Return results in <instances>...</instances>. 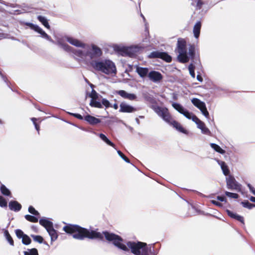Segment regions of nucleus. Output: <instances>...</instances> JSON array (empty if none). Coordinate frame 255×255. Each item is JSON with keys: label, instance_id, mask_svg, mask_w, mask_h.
Masks as SVG:
<instances>
[{"label": "nucleus", "instance_id": "nucleus-23", "mask_svg": "<svg viewBox=\"0 0 255 255\" xmlns=\"http://www.w3.org/2000/svg\"><path fill=\"white\" fill-rule=\"evenodd\" d=\"M227 212L228 213V215L229 216H230L231 217L237 220L238 221L241 222V223H242L243 224L244 223V218L242 216H240L236 213H234L229 210H227Z\"/></svg>", "mask_w": 255, "mask_h": 255}, {"label": "nucleus", "instance_id": "nucleus-10", "mask_svg": "<svg viewBox=\"0 0 255 255\" xmlns=\"http://www.w3.org/2000/svg\"><path fill=\"white\" fill-rule=\"evenodd\" d=\"M148 77L150 81L155 83L160 82L163 78L161 74L156 71H150L148 74Z\"/></svg>", "mask_w": 255, "mask_h": 255}, {"label": "nucleus", "instance_id": "nucleus-50", "mask_svg": "<svg viewBox=\"0 0 255 255\" xmlns=\"http://www.w3.org/2000/svg\"><path fill=\"white\" fill-rule=\"evenodd\" d=\"M197 79L200 81V82H202L203 81V78H202V77L199 75H198L197 76Z\"/></svg>", "mask_w": 255, "mask_h": 255}, {"label": "nucleus", "instance_id": "nucleus-6", "mask_svg": "<svg viewBox=\"0 0 255 255\" xmlns=\"http://www.w3.org/2000/svg\"><path fill=\"white\" fill-rule=\"evenodd\" d=\"M187 42L185 39L179 38L177 40L176 50L178 53L177 58L179 62L185 63L189 60L187 51Z\"/></svg>", "mask_w": 255, "mask_h": 255}, {"label": "nucleus", "instance_id": "nucleus-41", "mask_svg": "<svg viewBox=\"0 0 255 255\" xmlns=\"http://www.w3.org/2000/svg\"><path fill=\"white\" fill-rule=\"evenodd\" d=\"M28 211L32 214L35 215H38L39 214V213L38 211L35 210V209L32 206H30L28 208Z\"/></svg>", "mask_w": 255, "mask_h": 255}, {"label": "nucleus", "instance_id": "nucleus-14", "mask_svg": "<svg viewBox=\"0 0 255 255\" xmlns=\"http://www.w3.org/2000/svg\"><path fill=\"white\" fill-rule=\"evenodd\" d=\"M150 57H159L163 59L167 62H170L172 60L171 56L164 52H152L150 55Z\"/></svg>", "mask_w": 255, "mask_h": 255}, {"label": "nucleus", "instance_id": "nucleus-11", "mask_svg": "<svg viewBox=\"0 0 255 255\" xmlns=\"http://www.w3.org/2000/svg\"><path fill=\"white\" fill-rule=\"evenodd\" d=\"M227 185L228 188L230 189L237 191H240L241 190V185L232 177L227 178Z\"/></svg>", "mask_w": 255, "mask_h": 255}, {"label": "nucleus", "instance_id": "nucleus-33", "mask_svg": "<svg viewBox=\"0 0 255 255\" xmlns=\"http://www.w3.org/2000/svg\"><path fill=\"white\" fill-rule=\"evenodd\" d=\"M194 69L195 67L192 64H190L188 66V70L189 71L190 74L192 76V78H194L195 77V74L194 73Z\"/></svg>", "mask_w": 255, "mask_h": 255}, {"label": "nucleus", "instance_id": "nucleus-38", "mask_svg": "<svg viewBox=\"0 0 255 255\" xmlns=\"http://www.w3.org/2000/svg\"><path fill=\"white\" fill-rule=\"evenodd\" d=\"M225 194L228 197H229L230 198H234V199H237L239 197V196H238V195L237 194L229 192H228V191H226L225 192Z\"/></svg>", "mask_w": 255, "mask_h": 255}, {"label": "nucleus", "instance_id": "nucleus-44", "mask_svg": "<svg viewBox=\"0 0 255 255\" xmlns=\"http://www.w3.org/2000/svg\"><path fill=\"white\" fill-rule=\"evenodd\" d=\"M36 120H37V119L35 118H33L31 119V121L33 122V124L35 126L36 129L38 131V132H39V127L38 126L37 124L35 122Z\"/></svg>", "mask_w": 255, "mask_h": 255}, {"label": "nucleus", "instance_id": "nucleus-30", "mask_svg": "<svg viewBox=\"0 0 255 255\" xmlns=\"http://www.w3.org/2000/svg\"><path fill=\"white\" fill-rule=\"evenodd\" d=\"M0 190L2 194L4 195L9 196L10 195L9 190L3 185L1 186Z\"/></svg>", "mask_w": 255, "mask_h": 255}, {"label": "nucleus", "instance_id": "nucleus-54", "mask_svg": "<svg viewBox=\"0 0 255 255\" xmlns=\"http://www.w3.org/2000/svg\"><path fill=\"white\" fill-rule=\"evenodd\" d=\"M250 200L252 202H255V197H251L250 198Z\"/></svg>", "mask_w": 255, "mask_h": 255}, {"label": "nucleus", "instance_id": "nucleus-21", "mask_svg": "<svg viewBox=\"0 0 255 255\" xmlns=\"http://www.w3.org/2000/svg\"><path fill=\"white\" fill-rule=\"evenodd\" d=\"M47 231L51 237V242L57 240L58 238V234L56 231L54 229L53 227L49 229Z\"/></svg>", "mask_w": 255, "mask_h": 255}, {"label": "nucleus", "instance_id": "nucleus-51", "mask_svg": "<svg viewBox=\"0 0 255 255\" xmlns=\"http://www.w3.org/2000/svg\"><path fill=\"white\" fill-rule=\"evenodd\" d=\"M112 107H113L116 110L118 109V105L117 104H114V105Z\"/></svg>", "mask_w": 255, "mask_h": 255}, {"label": "nucleus", "instance_id": "nucleus-45", "mask_svg": "<svg viewBox=\"0 0 255 255\" xmlns=\"http://www.w3.org/2000/svg\"><path fill=\"white\" fill-rule=\"evenodd\" d=\"M248 186L249 188L250 191L255 195V189L250 184H248Z\"/></svg>", "mask_w": 255, "mask_h": 255}, {"label": "nucleus", "instance_id": "nucleus-36", "mask_svg": "<svg viewBox=\"0 0 255 255\" xmlns=\"http://www.w3.org/2000/svg\"><path fill=\"white\" fill-rule=\"evenodd\" d=\"M31 237L35 242H37L39 243H42L43 240L42 237L40 236L31 235Z\"/></svg>", "mask_w": 255, "mask_h": 255}, {"label": "nucleus", "instance_id": "nucleus-25", "mask_svg": "<svg viewBox=\"0 0 255 255\" xmlns=\"http://www.w3.org/2000/svg\"><path fill=\"white\" fill-rule=\"evenodd\" d=\"M99 136L101 138V139H102L107 144L115 148V144L112 142L105 134L103 133H100Z\"/></svg>", "mask_w": 255, "mask_h": 255}, {"label": "nucleus", "instance_id": "nucleus-15", "mask_svg": "<svg viewBox=\"0 0 255 255\" xmlns=\"http://www.w3.org/2000/svg\"><path fill=\"white\" fill-rule=\"evenodd\" d=\"M117 93L125 99L133 101L136 99V96L134 94L128 93L124 90H119L117 92Z\"/></svg>", "mask_w": 255, "mask_h": 255}, {"label": "nucleus", "instance_id": "nucleus-3", "mask_svg": "<svg viewBox=\"0 0 255 255\" xmlns=\"http://www.w3.org/2000/svg\"><path fill=\"white\" fill-rule=\"evenodd\" d=\"M153 109L165 122L173 126L179 132L187 134V131L182 127L181 124L172 119L167 108L155 106L153 107Z\"/></svg>", "mask_w": 255, "mask_h": 255}, {"label": "nucleus", "instance_id": "nucleus-37", "mask_svg": "<svg viewBox=\"0 0 255 255\" xmlns=\"http://www.w3.org/2000/svg\"><path fill=\"white\" fill-rule=\"evenodd\" d=\"M101 104L102 106H104L106 108L111 107L109 101L106 99H102L101 100Z\"/></svg>", "mask_w": 255, "mask_h": 255}, {"label": "nucleus", "instance_id": "nucleus-13", "mask_svg": "<svg viewBox=\"0 0 255 255\" xmlns=\"http://www.w3.org/2000/svg\"><path fill=\"white\" fill-rule=\"evenodd\" d=\"M120 112L131 113L136 111V109L125 102H122L120 105Z\"/></svg>", "mask_w": 255, "mask_h": 255}, {"label": "nucleus", "instance_id": "nucleus-34", "mask_svg": "<svg viewBox=\"0 0 255 255\" xmlns=\"http://www.w3.org/2000/svg\"><path fill=\"white\" fill-rule=\"evenodd\" d=\"M22 241L24 244L29 245L31 243V239L28 236L25 235L22 238Z\"/></svg>", "mask_w": 255, "mask_h": 255}, {"label": "nucleus", "instance_id": "nucleus-18", "mask_svg": "<svg viewBox=\"0 0 255 255\" xmlns=\"http://www.w3.org/2000/svg\"><path fill=\"white\" fill-rule=\"evenodd\" d=\"M39 224L43 226L47 231L53 227V224L46 218H42L39 220Z\"/></svg>", "mask_w": 255, "mask_h": 255}, {"label": "nucleus", "instance_id": "nucleus-28", "mask_svg": "<svg viewBox=\"0 0 255 255\" xmlns=\"http://www.w3.org/2000/svg\"><path fill=\"white\" fill-rule=\"evenodd\" d=\"M24 255H38V251L36 249H27L23 252Z\"/></svg>", "mask_w": 255, "mask_h": 255}, {"label": "nucleus", "instance_id": "nucleus-57", "mask_svg": "<svg viewBox=\"0 0 255 255\" xmlns=\"http://www.w3.org/2000/svg\"><path fill=\"white\" fill-rule=\"evenodd\" d=\"M2 123V121L0 120V124H1Z\"/></svg>", "mask_w": 255, "mask_h": 255}, {"label": "nucleus", "instance_id": "nucleus-17", "mask_svg": "<svg viewBox=\"0 0 255 255\" xmlns=\"http://www.w3.org/2000/svg\"><path fill=\"white\" fill-rule=\"evenodd\" d=\"M84 120L91 125H95L101 122V120L95 117L88 115L84 117Z\"/></svg>", "mask_w": 255, "mask_h": 255}, {"label": "nucleus", "instance_id": "nucleus-9", "mask_svg": "<svg viewBox=\"0 0 255 255\" xmlns=\"http://www.w3.org/2000/svg\"><path fill=\"white\" fill-rule=\"evenodd\" d=\"M192 103L201 112L202 114L206 118H209V114L208 112L206 104L197 98H193L191 100Z\"/></svg>", "mask_w": 255, "mask_h": 255}, {"label": "nucleus", "instance_id": "nucleus-26", "mask_svg": "<svg viewBox=\"0 0 255 255\" xmlns=\"http://www.w3.org/2000/svg\"><path fill=\"white\" fill-rule=\"evenodd\" d=\"M37 18L45 27L48 29L50 28V25H49L47 19L45 17L39 15L37 17Z\"/></svg>", "mask_w": 255, "mask_h": 255}, {"label": "nucleus", "instance_id": "nucleus-5", "mask_svg": "<svg viewBox=\"0 0 255 255\" xmlns=\"http://www.w3.org/2000/svg\"><path fill=\"white\" fill-rule=\"evenodd\" d=\"M153 109L165 122L173 126L179 132L187 134V131L182 127L181 124L172 119L167 108L155 106L153 107Z\"/></svg>", "mask_w": 255, "mask_h": 255}, {"label": "nucleus", "instance_id": "nucleus-16", "mask_svg": "<svg viewBox=\"0 0 255 255\" xmlns=\"http://www.w3.org/2000/svg\"><path fill=\"white\" fill-rule=\"evenodd\" d=\"M135 68L136 72L138 73L140 77L144 78L146 76H148V74L149 72L147 68H143L139 67L137 65L135 66Z\"/></svg>", "mask_w": 255, "mask_h": 255}, {"label": "nucleus", "instance_id": "nucleus-2", "mask_svg": "<svg viewBox=\"0 0 255 255\" xmlns=\"http://www.w3.org/2000/svg\"><path fill=\"white\" fill-rule=\"evenodd\" d=\"M63 230L67 234H72L73 238L79 240H83L85 238L102 240L105 237L107 241L125 252H128L130 250L131 252L135 255H148L149 250L146 243L128 242L126 245L123 243V240L121 237L113 233L107 232L101 233L72 224H68L64 227Z\"/></svg>", "mask_w": 255, "mask_h": 255}, {"label": "nucleus", "instance_id": "nucleus-27", "mask_svg": "<svg viewBox=\"0 0 255 255\" xmlns=\"http://www.w3.org/2000/svg\"><path fill=\"white\" fill-rule=\"evenodd\" d=\"M210 146L216 151L220 153L224 154L225 153V151L224 150H223L220 146L215 143H211Z\"/></svg>", "mask_w": 255, "mask_h": 255}, {"label": "nucleus", "instance_id": "nucleus-29", "mask_svg": "<svg viewBox=\"0 0 255 255\" xmlns=\"http://www.w3.org/2000/svg\"><path fill=\"white\" fill-rule=\"evenodd\" d=\"M4 236L8 241V242L10 244V245L13 246V241L12 240V238L11 237L10 235H9L8 231L5 230L4 232Z\"/></svg>", "mask_w": 255, "mask_h": 255}, {"label": "nucleus", "instance_id": "nucleus-55", "mask_svg": "<svg viewBox=\"0 0 255 255\" xmlns=\"http://www.w3.org/2000/svg\"><path fill=\"white\" fill-rule=\"evenodd\" d=\"M141 16L142 17V18H143V19L144 21H145V17H144V16H143L142 14H141Z\"/></svg>", "mask_w": 255, "mask_h": 255}, {"label": "nucleus", "instance_id": "nucleus-48", "mask_svg": "<svg viewBox=\"0 0 255 255\" xmlns=\"http://www.w3.org/2000/svg\"><path fill=\"white\" fill-rule=\"evenodd\" d=\"M117 152L118 154L121 156V157L123 159H124L126 157V156L121 151L118 150Z\"/></svg>", "mask_w": 255, "mask_h": 255}, {"label": "nucleus", "instance_id": "nucleus-31", "mask_svg": "<svg viewBox=\"0 0 255 255\" xmlns=\"http://www.w3.org/2000/svg\"><path fill=\"white\" fill-rule=\"evenodd\" d=\"M25 218L27 221L33 223L37 222L38 220L37 218L29 215H25Z\"/></svg>", "mask_w": 255, "mask_h": 255}, {"label": "nucleus", "instance_id": "nucleus-42", "mask_svg": "<svg viewBox=\"0 0 255 255\" xmlns=\"http://www.w3.org/2000/svg\"><path fill=\"white\" fill-rule=\"evenodd\" d=\"M15 234L17 237L19 238H22L25 235V234H23V232L19 229L16 230L15 231Z\"/></svg>", "mask_w": 255, "mask_h": 255}, {"label": "nucleus", "instance_id": "nucleus-39", "mask_svg": "<svg viewBox=\"0 0 255 255\" xmlns=\"http://www.w3.org/2000/svg\"><path fill=\"white\" fill-rule=\"evenodd\" d=\"M0 206L1 207H6L7 206V202L5 199L0 196Z\"/></svg>", "mask_w": 255, "mask_h": 255}, {"label": "nucleus", "instance_id": "nucleus-46", "mask_svg": "<svg viewBox=\"0 0 255 255\" xmlns=\"http://www.w3.org/2000/svg\"><path fill=\"white\" fill-rule=\"evenodd\" d=\"M72 115H73L74 117L77 118L78 119L80 120H83V117L80 114H71Z\"/></svg>", "mask_w": 255, "mask_h": 255}, {"label": "nucleus", "instance_id": "nucleus-47", "mask_svg": "<svg viewBox=\"0 0 255 255\" xmlns=\"http://www.w3.org/2000/svg\"><path fill=\"white\" fill-rule=\"evenodd\" d=\"M211 202L217 206L221 207L222 206V204L221 203L215 200H212Z\"/></svg>", "mask_w": 255, "mask_h": 255}, {"label": "nucleus", "instance_id": "nucleus-12", "mask_svg": "<svg viewBox=\"0 0 255 255\" xmlns=\"http://www.w3.org/2000/svg\"><path fill=\"white\" fill-rule=\"evenodd\" d=\"M194 122L197 125V127L201 130L202 133L210 135L211 132L207 128L205 124L199 120L197 117L194 118Z\"/></svg>", "mask_w": 255, "mask_h": 255}, {"label": "nucleus", "instance_id": "nucleus-1", "mask_svg": "<svg viewBox=\"0 0 255 255\" xmlns=\"http://www.w3.org/2000/svg\"><path fill=\"white\" fill-rule=\"evenodd\" d=\"M25 25L40 34L42 38L58 45L65 51L72 52L77 61L87 64L96 71L111 77L115 76L117 74V67L113 61L109 59H98L102 56L103 51L95 44H88L72 36L65 37V40L70 44L81 48L74 50L72 47L65 43L62 39H58L56 42L54 41L39 26L29 22L25 23Z\"/></svg>", "mask_w": 255, "mask_h": 255}, {"label": "nucleus", "instance_id": "nucleus-52", "mask_svg": "<svg viewBox=\"0 0 255 255\" xmlns=\"http://www.w3.org/2000/svg\"><path fill=\"white\" fill-rule=\"evenodd\" d=\"M126 162H128V163H129V160L126 156L124 159H123Z\"/></svg>", "mask_w": 255, "mask_h": 255}, {"label": "nucleus", "instance_id": "nucleus-4", "mask_svg": "<svg viewBox=\"0 0 255 255\" xmlns=\"http://www.w3.org/2000/svg\"><path fill=\"white\" fill-rule=\"evenodd\" d=\"M153 109L165 122L173 126L179 132L187 134V131L182 127L181 124L172 119L167 108L155 106L153 107Z\"/></svg>", "mask_w": 255, "mask_h": 255}, {"label": "nucleus", "instance_id": "nucleus-24", "mask_svg": "<svg viewBox=\"0 0 255 255\" xmlns=\"http://www.w3.org/2000/svg\"><path fill=\"white\" fill-rule=\"evenodd\" d=\"M90 105L91 107L94 108H102V105L99 99L95 100H91L90 102Z\"/></svg>", "mask_w": 255, "mask_h": 255}, {"label": "nucleus", "instance_id": "nucleus-43", "mask_svg": "<svg viewBox=\"0 0 255 255\" xmlns=\"http://www.w3.org/2000/svg\"><path fill=\"white\" fill-rule=\"evenodd\" d=\"M242 204L243 205L244 207H247V208H248L249 209H251L253 207L255 206V205L251 204V203H249V202H247V203L243 202Z\"/></svg>", "mask_w": 255, "mask_h": 255}, {"label": "nucleus", "instance_id": "nucleus-20", "mask_svg": "<svg viewBox=\"0 0 255 255\" xmlns=\"http://www.w3.org/2000/svg\"><path fill=\"white\" fill-rule=\"evenodd\" d=\"M218 163L220 165L224 174L226 176L228 175L230 173L228 167L224 161L217 160Z\"/></svg>", "mask_w": 255, "mask_h": 255}, {"label": "nucleus", "instance_id": "nucleus-40", "mask_svg": "<svg viewBox=\"0 0 255 255\" xmlns=\"http://www.w3.org/2000/svg\"><path fill=\"white\" fill-rule=\"evenodd\" d=\"M192 5H196V6L199 9L201 7L203 2L201 0H194L193 2L192 3Z\"/></svg>", "mask_w": 255, "mask_h": 255}, {"label": "nucleus", "instance_id": "nucleus-8", "mask_svg": "<svg viewBox=\"0 0 255 255\" xmlns=\"http://www.w3.org/2000/svg\"><path fill=\"white\" fill-rule=\"evenodd\" d=\"M172 106L176 110L183 115L186 118L192 120L194 122V118L197 117L193 113L189 112L179 104L174 103L172 104Z\"/></svg>", "mask_w": 255, "mask_h": 255}, {"label": "nucleus", "instance_id": "nucleus-53", "mask_svg": "<svg viewBox=\"0 0 255 255\" xmlns=\"http://www.w3.org/2000/svg\"><path fill=\"white\" fill-rule=\"evenodd\" d=\"M126 162H128V163H129V160L126 156L124 159H123Z\"/></svg>", "mask_w": 255, "mask_h": 255}, {"label": "nucleus", "instance_id": "nucleus-7", "mask_svg": "<svg viewBox=\"0 0 255 255\" xmlns=\"http://www.w3.org/2000/svg\"><path fill=\"white\" fill-rule=\"evenodd\" d=\"M114 48L115 50L121 52L123 55L130 57L134 56L136 53L140 52L143 48V47L139 45H132L129 47L116 45Z\"/></svg>", "mask_w": 255, "mask_h": 255}, {"label": "nucleus", "instance_id": "nucleus-19", "mask_svg": "<svg viewBox=\"0 0 255 255\" xmlns=\"http://www.w3.org/2000/svg\"><path fill=\"white\" fill-rule=\"evenodd\" d=\"M8 206L11 210L17 212L19 211L21 208V205L17 201H11L9 203Z\"/></svg>", "mask_w": 255, "mask_h": 255}, {"label": "nucleus", "instance_id": "nucleus-22", "mask_svg": "<svg viewBox=\"0 0 255 255\" xmlns=\"http://www.w3.org/2000/svg\"><path fill=\"white\" fill-rule=\"evenodd\" d=\"M201 27V22L198 21L197 22L195 25L194 26L193 28V33L194 35L196 38H198L200 33V29Z\"/></svg>", "mask_w": 255, "mask_h": 255}, {"label": "nucleus", "instance_id": "nucleus-32", "mask_svg": "<svg viewBox=\"0 0 255 255\" xmlns=\"http://www.w3.org/2000/svg\"><path fill=\"white\" fill-rule=\"evenodd\" d=\"M89 96L91 98V100L99 99L100 97V95L94 90H92Z\"/></svg>", "mask_w": 255, "mask_h": 255}, {"label": "nucleus", "instance_id": "nucleus-49", "mask_svg": "<svg viewBox=\"0 0 255 255\" xmlns=\"http://www.w3.org/2000/svg\"><path fill=\"white\" fill-rule=\"evenodd\" d=\"M217 199L221 202L226 201L225 198L222 196H218Z\"/></svg>", "mask_w": 255, "mask_h": 255}, {"label": "nucleus", "instance_id": "nucleus-35", "mask_svg": "<svg viewBox=\"0 0 255 255\" xmlns=\"http://www.w3.org/2000/svg\"><path fill=\"white\" fill-rule=\"evenodd\" d=\"M188 54L192 58H193L195 55V47L193 45H190L188 49Z\"/></svg>", "mask_w": 255, "mask_h": 255}, {"label": "nucleus", "instance_id": "nucleus-56", "mask_svg": "<svg viewBox=\"0 0 255 255\" xmlns=\"http://www.w3.org/2000/svg\"><path fill=\"white\" fill-rule=\"evenodd\" d=\"M0 75H1V76H2V77L4 79V77H3V76H2V75L1 74V72H0Z\"/></svg>", "mask_w": 255, "mask_h": 255}]
</instances>
